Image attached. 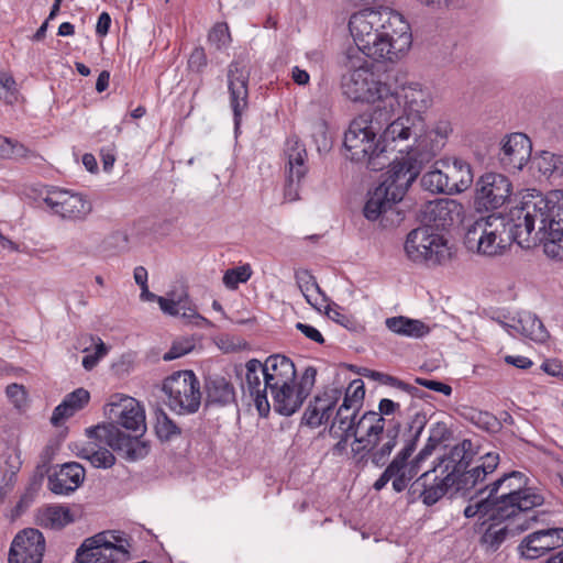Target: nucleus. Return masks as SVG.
Wrapping results in <instances>:
<instances>
[{"instance_id": "nucleus-1", "label": "nucleus", "mask_w": 563, "mask_h": 563, "mask_svg": "<svg viewBox=\"0 0 563 563\" xmlns=\"http://www.w3.org/2000/svg\"><path fill=\"white\" fill-rule=\"evenodd\" d=\"M366 56L356 51H347L344 66L346 73L341 77V90L352 102L376 103L371 112L355 118L344 134V146L347 157L356 163L365 164L371 170L378 172L389 163L384 148L376 142L378 133L400 108L399 96L390 86L375 74L374 65Z\"/></svg>"}, {"instance_id": "nucleus-2", "label": "nucleus", "mask_w": 563, "mask_h": 563, "mask_svg": "<svg viewBox=\"0 0 563 563\" xmlns=\"http://www.w3.org/2000/svg\"><path fill=\"white\" fill-rule=\"evenodd\" d=\"M452 132L448 120H440L431 130H427L424 124L420 135L411 136L413 144L400 145L396 151L406 156L393 161L389 158L390 166L386 178L372 191L368 192V199L365 202L363 213L369 221H377L383 228L399 225L405 213L397 207L402 200L406 191L416 180L424 164L431 162L444 147L449 134Z\"/></svg>"}, {"instance_id": "nucleus-3", "label": "nucleus", "mask_w": 563, "mask_h": 563, "mask_svg": "<svg viewBox=\"0 0 563 563\" xmlns=\"http://www.w3.org/2000/svg\"><path fill=\"white\" fill-rule=\"evenodd\" d=\"M538 208L531 209L529 194L522 197L520 205L511 208L505 216L490 214L477 219L466 231L465 243L468 249L476 247L486 256H496L516 242L521 247L532 232V219Z\"/></svg>"}, {"instance_id": "nucleus-4", "label": "nucleus", "mask_w": 563, "mask_h": 563, "mask_svg": "<svg viewBox=\"0 0 563 563\" xmlns=\"http://www.w3.org/2000/svg\"><path fill=\"white\" fill-rule=\"evenodd\" d=\"M399 96L400 108L393 119L384 125L376 142L384 148V155L388 151H396L402 143L411 141V136L420 135L424 128L422 113L431 104L430 92L418 84L404 86L401 91L394 90Z\"/></svg>"}, {"instance_id": "nucleus-5", "label": "nucleus", "mask_w": 563, "mask_h": 563, "mask_svg": "<svg viewBox=\"0 0 563 563\" xmlns=\"http://www.w3.org/2000/svg\"><path fill=\"white\" fill-rule=\"evenodd\" d=\"M531 209L538 208L532 219V232L525 241L526 249L543 244L544 253L554 260H563V192L550 191L543 195L533 190L529 192Z\"/></svg>"}, {"instance_id": "nucleus-6", "label": "nucleus", "mask_w": 563, "mask_h": 563, "mask_svg": "<svg viewBox=\"0 0 563 563\" xmlns=\"http://www.w3.org/2000/svg\"><path fill=\"white\" fill-rule=\"evenodd\" d=\"M427 423V413L420 411L415 412L410 421L405 422V430L402 432L404 445L374 482L373 488L376 492L384 489L389 482H391L395 493L408 492L411 483L417 478L421 464L416 457L412 460L410 457Z\"/></svg>"}, {"instance_id": "nucleus-7", "label": "nucleus", "mask_w": 563, "mask_h": 563, "mask_svg": "<svg viewBox=\"0 0 563 563\" xmlns=\"http://www.w3.org/2000/svg\"><path fill=\"white\" fill-rule=\"evenodd\" d=\"M527 483L528 478L523 473L512 471L477 493L487 492L489 498H493L495 510L501 517L518 514L539 519V512L533 509L544 504V497L534 488L527 487Z\"/></svg>"}, {"instance_id": "nucleus-8", "label": "nucleus", "mask_w": 563, "mask_h": 563, "mask_svg": "<svg viewBox=\"0 0 563 563\" xmlns=\"http://www.w3.org/2000/svg\"><path fill=\"white\" fill-rule=\"evenodd\" d=\"M357 433L361 437H354L356 443H364L362 450H367L371 462L383 467L387 464L389 456L398 443L399 437L402 438L405 424L396 419L382 418V415L369 410L362 415L356 422Z\"/></svg>"}, {"instance_id": "nucleus-9", "label": "nucleus", "mask_w": 563, "mask_h": 563, "mask_svg": "<svg viewBox=\"0 0 563 563\" xmlns=\"http://www.w3.org/2000/svg\"><path fill=\"white\" fill-rule=\"evenodd\" d=\"M384 23L387 24V29L398 27L401 31L405 27L402 15L389 8L364 9L353 13L349 21V30L356 48L347 51H356L362 56L380 62L384 48H378V46L385 45V42L377 37L378 35L372 32V29L385 25Z\"/></svg>"}, {"instance_id": "nucleus-10", "label": "nucleus", "mask_w": 563, "mask_h": 563, "mask_svg": "<svg viewBox=\"0 0 563 563\" xmlns=\"http://www.w3.org/2000/svg\"><path fill=\"white\" fill-rule=\"evenodd\" d=\"M463 452L451 449L450 452L438 460L433 468L422 473L410 485L408 500L421 499L426 506L435 505L452 488L454 463L461 462Z\"/></svg>"}, {"instance_id": "nucleus-11", "label": "nucleus", "mask_w": 563, "mask_h": 563, "mask_svg": "<svg viewBox=\"0 0 563 563\" xmlns=\"http://www.w3.org/2000/svg\"><path fill=\"white\" fill-rule=\"evenodd\" d=\"M162 390L167 397L166 405L177 415H194L201 406V385L192 371L173 373L164 379Z\"/></svg>"}, {"instance_id": "nucleus-12", "label": "nucleus", "mask_w": 563, "mask_h": 563, "mask_svg": "<svg viewBox=\"0 0 563 563\" xmlns=\"http://www.w3.org/2000/svg\"><path fill=\"white\" fill-rule=\"evenodd\" d=\"M539 519L528 516L514 514L509 517H501L495 512L485 520L482 526L485 527L481 536V547L486 552H496L508 540L515 538L521 532L530 529Z\"/></svg>"}, {"instance_id": "nucleus-13", "label": "nucleus", "mask_w": 563, "mask_h": 563, "mask_svg": "<svg viewBox=\"0 0 563 563\" xmlns=\"http://www.w3.org/2000/svg\"><path fill=\"white\" fill-rule=\"evenodd\" d=\"M405 251L411 261L418 263L441 264L451 255L443 236L424 225L408 233Z\"/></svg>"}, {"instance_id": "nucleus-14", "label": "nucleus", "mask_w": 563, "mask_h": 563, "mask_svg": "<svg viewBox=\"0 0 563 563\" xmlns=\"http://www.w3.org/2000/svg\"><path fill=\"white\" fill-rule=\"evenodd\" d=\"M88 434L90 438L109 445L128 462L140 461L150 452V445L146 441L140 440L137 435H126L114 423L90 428Z\"/></svg>"}, {"instance_id": "nucleus-15", "label": "nucleus", "mask_w": 563, "mask_h": 563, "mask_svg": "<svg viewBox=\"0 0 563 563\" xmlns=\"http://www.w3.org/2000/svg\"><path fill=\"white\" fill-rule=\"evenodd\" d=\"M44 203L62 219L82 221L92 211V206L81 194L53 188L43 197Z\"/></svg>"}, {"instance_id": "nucleus-16", "label": "nucleus", "mask_w": 563, "mask_h": 563, "mask_svg": "<svg viewBox=\"0 0 563 563\" xmlns=\"http://www.w3.org/2000/svg\"><path fill=\"white\" fill-rule=\"evenodd\" d=\"M284 153L287 159L285 198L289 201H296L299 199V185L308 172L306 146L298 137L290 136L286 141Z\"/></svg>"}, {"instance_id": "nucleus-17", "label": "nucleus", "mask_w": 563, "mask_h": 563, "mask_svg": "<svg viewBox=\"0 0 563 563\" xmlns=\"http://www.w3.org/2000/svg\"><path fill=\"white\" fill-rule=\"evenodd\" d=\"M464 208L454 199L441 198L426 202L419 218L424 227L433 230H445L463 219Z\"/></svg>"}, {"instance_id": "nucleus-18", "label": "nucleus", "mask_w": 563, "mask_h": 563, "mask_svg": "<svg viewBox=\"0 0 563 563\" xmlns=\"http://www.w3.org/2000/svg\"><path fill=\"white\" fill-rule=\"evenodd\" d=\"M227 78L230 107L233 112L234 126L238 130L242 115L249 108L250 69L242 62L233 60L228 66Z\"/></svg>"}, {"instance_id": "nucleus-19", "label": "nucleus", "mask_w": 563, "mask_h": 563, "mask_svg": "<svg viewBox=\"0 0 563 563\" xmlns=\"http://www.w3.org/2000/svg\"><path fill=\"white\" fill-rule=\"evenodd\" d=\"M562 547L563 527H545L523 537L517 551L526 560H536Z\"/></svg>"}, {"instance_id": "nucleus-20", "label": "nucleus", "mask_w": 563, "mask_h": 563, "mask_svg": "<svg viewBox=\"0 0 563 563\" xmlns=\"http://www.w3.org/2000/svg\"><path fill=\"white\" fill-rule=\"evenodd\" d=\"M511 191V183L506 176L487 173L477 181L475 202L479 209H497L509 199Z\"/></svg>"}, {"instance_id": "nucleus-21", "label": "nucleus", "mask_w": 563, "mask_h": 563, "mask_svg": "<svg viewBox=\"0 0 563 563\" xmlns=\"http://www.w3.org/2000/svg\"><path fill=\"white\" fill-rule=\"evenodd\" d=\"M45 552V538L34 528L20 531L9 551V563H42Z\"/></svg>"}, {"instance_id": "nucleus-22", "label": "nucleus", "mask_w": 563, "mask_h": 563, "mask_svg": "<svg viewBox=\"0 0 563 563\" xmlns=\"http://www.w3.org/2000/svg\"><path fill=\"white\" fill-rule=\"evenodd\" d=\"M532 144L523 133H511L503 142L498 153L500 166L509 173L521 170L531 157Z\"/></svg>"}, {"instance_id": "nucleus-23", "label": "nucleus", "mask_w": 563, "mask_h": 563, "mask_svg": "<svg viewBox=\"0 0 563 563\" xmlns=\"http://www.w3.org/2000/svg\"><path fill=\"white\" fill-rule=\"evenodd\" d=\"M205 407H238L236 389L230 378L220 374H208L203 377Z\"/></svg>"}, {"instance_id": "nucleus-24", "label": "nucleus", "mask_w": 563, "mask_h": 563, "mask_svg": "<svg viewBox=\"0 0 563 563\" xmlns=\"http://www.w3.org/2000/svg\"><path fill=\"white\" fill-rule=\"evenodd\" d=\"M380 26H374L372 32L376 33L385 45H379L378 48H384L383 58L380 62H397L404 56L410 48L412 43L411 33L409 32V25L405 21V27L401 31L398 27L387 29V24Z\"/></svg>"}, {"instance_id": "nucleus-25", "label": "nucleus", "mask_w": 563, "mask_h": 563, "mask_svg": "<svg viewBox=\"0 0 563 563\" xmlns=\"http://www.w3.org/2000/svg\"><path fill=\"white\" fill-rule=\"evenodd\" d=\"M245 388L253 398L258 415L267 417L271 410L267 399L269 388H265L263 365L257 358H251L245 364Z\"/></svg>"}, {"instance_id": "nucleus-26", "label": "nucleus", "mask_w": 563, "mask_h": 563, "mask_svg": "<svg viewBox=\"0 0 563 563\" xmlns=\"http://www.w3.org/2000/svg\"><path fill=\"white\" fill-rule=\"evenodd\" d=\"M264 369L265 388L276 389L295 383L296 367L294 362L280 354L269 355L262 362Z\"/></svg>"}, {"instance_id": "nucleus-27", "label": "nucleus", "mask_w": 563, "mask_h": 563, "mask_svg": "<svg viewBox=\"0 0 563 563\" xmlns=\"http://www.w3.org/2000/svg\"><path fill=\"white\" fill-rule=\"evenodd\" d=\"M85 478V468L77 462L65 463L48 476V488L56 495H69Z\"/></svg>"}, {"instance_id": "nucleus-28", "label": "nucleus", "mask_w": 563, "mask_h": 563, "mask_svg": "<svg viewBox=\"0 0 563 563\" xmlns=\"http://www.w3.org/2000/svg\"><path fill=\"white\" fill-rule=\"evenodd\" d=\"M112 406L111 412L121 427L135 432L140 431L141 434L145 431V412L139 401L132 397H125L120 404Z\"/></svg>"}, {"instance_id": "nucleus-29", "label": "nucleus", "mask_w": 563, "mask_h": 563, "mask_svg": "<svg viewBox=\"0 0 563 563\" xmlns=\"http://www.w3.org/2000/svg\"><path fill=\"white\" fill-rule=\"evenodd\" d=\"M452 449H459L463 452L461 462L453 464L456 467H454L452 475V488H454L455 493H466L476 486L474 479H472V474L467 473V467L472 461V442L471 440H463L462 443Z\"/></svg>"}, {"instance_id": "nucleus-30", "label": "nucleus", "mask_w": 563, "mask_h": 563, "mask_svg": "<svg viewBox=\"0 0 563 563\" xmlns=\"http://www.w3.org/2000/svg\"><path fill=\"white\" fill-rule=\"evenodd\" d=\"M90 400V394L85 388H77L68 394L64 400L54 409L51 422L59 427L64 420L73 417L81 410Z\"/></svg>"}, {"instance_id": "nucleus-31", "label": "nucleus", "mask_w": 563, "mask_h": 563, "mask_svg": "<svg viewBox=\"0 0 563 563\" xmlns=\"http://www.w3.org/2000/svg\"><path fill=\"white\" fill-rule=\"evenodd\" d=\"M157 302L164 313L169 316H179L188 321L198 320L206 321V319L198 313L196 306L188 298L187 294L180 295L179 297H158Z\"/></svg>"}, {"instance_id": "nucleus-32", "label": "nucleus", "mask_w": 563, "mask_h": 563, "mask_svg": "<svg viewBox=\"0 0 563 563\" xmlns=\"http://www.w3.org/2000/svg\"><path fill=\"white\" fill-rule=\"evenodd\" d=\"M269 391L274 400L275 411L286 417L294 415L306 399V397L295 389L294 383L286 384V387H277Z\"/></svg>"}, {"instance_id": "nucleus-33", "label": "nucleus", "mask_w": 563, "mask_h": 563, "mask_svg": "<svg viewBox=\"0 0 563 563\" xmlns=\"http://www.w3.org/2000/svg\"><path fill=\"white\" fill-rule=\"evenodd\" d=\"M449 195L460 194L466 190L473 183L471 165L462 159L454 158L446 164Z\"/></svg>"}, {"instance_id": "nucleus-34", "label": "nucleus", "mask_w": 563, "mask_h": 563, "mask_svg": "<svg viewBox=\"0 0 563 563\" xmlns=\"http://www.w3.org/2000/svg\"><path fill=\"white\" fill-rule=\"evenodd\" d=\"M74 521L68 507L62 505H48L37 510L36 522L45 529L60 530Z\"/></svg>"}, {"instance_id": "nucleus-35", "label": "nucleus", "mask_w": 563, "mask_h": 563, "mask_svg": "<svg viewBox=\"0 0 563 563\" xmlns=\"http://www.w3.org/2000/svg\"><path fill=\"white\" fill-rule=\"evenodd\" d=\"M385 325L393 333L407 338L419 339L430 332V328L424 322L405 316L387 318Z\"/></svg>"}, {"instance_id": "nucleus-36", "label": "nucleus", "mask_w": 563, "mask_h": 563, "mask_svg": "<svg viewBox=\"0 0 563 563\" xmlns=\"http://www.w3.org/2000/svg\"><path fill=\"white\" fill-rule=\"evenodd\" d=\"M511 327L522 335L537 342H544L549 338V332L542 321L531 312L519 313V318Z\"/></svg>"}, {"instance_id": "nucleus-37", "label": "nucleus", "mask_w": 563, "mask_h": 563, "mask_svg": "<svg viewBox=\"0 0 563 563\" xmlns=\"http://www.w3.org/2000/svg\"><path fill=\"white\" fill-rule=\"evenodd\" d=\"M532 165L547 178L563 175V156L549 151H541L532 158Z\"/></svg>"}, {"instance_id": "nucleus-38", "label": "nucleus", "mask_w": 563, "mask_h": 563, "mask_svg": "<svg viewBox=\"0 0 563 563\" xmlns=\"http://www.w3.org/2000/svg\"><path fill=\"white\" fill-rule=\"evenodd\" d=\"M356 417L357 412H354L352 409H349L347 405H341L338 408L332 424L330 427V434L332 437H339V432H344L353 434V438L356 437Z\"/></svg>"}, {"instance_id": "nucleus-39", "label": "nucleus", "mask_w": 563, "mask_h": 563, "mask_svg": "<svg viewBox=\"0 0 563 563\" xmlns=\"http://www.w3.org/2000/svg\"><path fill=\"white\" fill-rule=\"evenodd\" d=\"M295 278L307 302L318 311H322L325 298L322 297L319 301V298L313 297V295L311 294V291L314 290L318 296L321 295V289L317 284L316 278L308 271L296 272Z\"/></svg>"}, {"instance_id": "nucleus-40", "label": "nucleus", "mask_w": 563, "mask_h": 563, "mask_svg": "<svg viewBox=\"0 0 563 563\" xmlns=\"http://www.w3.org/2000/svg\"><path fill=\"white\" fill-rule=\"evenodd\" d=\"M462 417L484 431L497 433L501 430V421L498 417L488 411L465 408L462 412Z\"/></svg>"}, {"instance_id": "nucleus-41", "label": "nucleus", "mask_w": 563, "mask_h": 563, "mask_svg": "<svg viewBox=\"0 0 563 563\" xmlns=\"http://www.w3.org/2000/svg\"><path fill=\"white\" fill-rule=\"evenodd\" d=\"M421 185L430 192H443L449 195L446 173L440 169L426 173L421 178Z\"/></svg>"}, {"instance_id": "nucleus-42", "label": "nucleus", "mask_w": 563, "mask_h": 563, "mask_svg": "<svg viewBox=\"0 0 563 563\" xmlns=\"http://www.w3.org/2000/svg\"><path fill=\"white\" fill-rule=\"evenodd\" d=\"M365 387L363 380L354 379L346 388L343 402L341 405H347L349 409H352L354 412H358L363 405Z\"/></svg>"}, {"instance_id": "nucleus-43", "label": "nucleus", "mask_w": 563, "mask_h": 563, "mask_svg": "<svg viewBox=\"0 0 563 563\" xmlns=\"http://www.w3.org/2000/svg\"><path fill=\"white\" fill-rule=\"evenodd\" d=\"M82 457L87 459L97 468H109L115 463V456L106 448H99L98 450L86 448L82 451Z\"/></svg>"}, {"instance_id": "nucleus-44", "label": "nucleus", "mask_w": 563, "mask_h": 563, "mask_svg": "<svg viewBox=\"0 0 563 563\" xmlns=\"http://www.w3.org/2000/svg\"><path fill=\"white\" fill-rule=\"evenodd\" d=\"M0 153L3 157L14 159L33 156L32 151H30L26 146L4 136H0Z\"/></svg>"}, {"instance_id": "nucleus-45", "label": "nucleus", "mask_w": 563, "mask_h": 563, "mask_svg": "<svg viewBox=\"0 0 563 563\" xmlns=\"http://www.w3.org/2000/svg\"><path fill=\"white\" fill-rule=\"evenodd\" d=\"M342 396V391L339 388H325L322 394L317 395L313 398V402L321 408L322 413L332 417L333 410L336 407L338 401Z\"/></svg>"}, {"instance_id": "nucleus-46", "label": "nucleus", "mask_w": 563, "mask_h": 563, "mask_svg": "<svg viewBox=\"0 0 563 563\" xmlns=\"http://www.w3.org/2000/svg\"><path fill=\"white\" fill-rule=\"evenodd\" d=\"M155 431L163 441H169L181 433L180 428L164 411L157 415Z\"/></svg>"}, {"instance_id": "nucleus-47", "label": "nucleus", "mask_w": 563, "mask_h": 563, "mask_svg": "<svg viewBox=\"0 0 563 563\" xmlns=\"http://www.w3.org/2000/svg\"><path fill=\"white\" fill-rule=\"evenodd\" d=\"M495 512V505L493 504V498H489L487 495L485 498L475 501L474 504H468L464 509V516L466 518H474L478 516L482 518H489Z\"/></svg>"}, {"instance_id": "nucleus-48", "label": "nucleus", "mask_w": 563, "mask_h": 563, "mask_svg": "<svg viewBox=\"0 0 563 563\" xmlns=\"http://www.w3.org/2000/svg\"><path fill=\"white\" fill-rule=\"evenodd\" d=\"M252 276V269L249 264L228 269L223 275V284L229 289L238 288L241 283H246Z\"/></svg>"}, {"instance_id": "nucleus-49", "label": "nucleus", "mask_w": 563, "mask_h": 563, "mask_svg": "<svg viewBox=\"0 0 563 563\" xmlns=\"http://www.w3.org/2000/svg\"><path fill=\"white\" fill-rule=\"evenodd\" d=\"M324 308L325 314L334 322L339 323L340 325L344 327L345 329L350 331H356L358 328V323L356 320L347 316L343 312V310L338 306L333 305V307L329 303L323 305L322 309Z\"/></svg>"}, {"instance_id": "nucleus-50", "label": "nucleus", "mask_w": 563, "mask_h": 563, "mask_svg": "<svg viewBox=\"0 0 563 563\" xmlns=\"http://www.w3.org/2000/svg\"><path fill=\"white\" fill-rule=\"evenodd\" d=\"M0 100L9 104L18 100L16 82L12 75L0 70Z\"/></svg>"}, {"instance_id": "nucleus-51", "label": "nucleus", "mask_w": 563, "mask_h": 563, "mask_svg": "<svg viewBox=\"0 0 563 563\" xmlns=\"http://www.w3.org/2000/svg\"><path fill=\"white\" fill-rule=\"evenodd\" d=\"M394 387L405 391L411 398L410 405H409V407L407 409L408 410V419H407L406 422H408V421H410V418L412 417V415L415 412H419V410H415L416 404H415L413 399L415 398L421 399V398H423L426 396V394L420 388H418V387H416L413 385H410V384L399 379L398 377H397V380H396V384H395ZM420 412H423V411L420 410Z\"/></svg>"}, {"instance_id": "nucleus-52", "label": "nucleus", "mask_w": 563, "mask_h": 563, "mask_svg": "<svg viewBox=\"0 0 563 563\" xmlns=\"http://www.w3.org/2000/svg\"><path fill=\"white\" fill-rule=\"evenodd\" d=\"M329 420V415L322 413L321 408L313 401L309 404L302 417V421L311 428L320 427Z\"/></svg>"}, {"instance_id": "nucleus-53", "label": "nucleus", "mask_w": 563, "mask_h": 563, "mask_svg": "<svg viewBox=\"0 0 563 563\" xmlns=\"http://www.w3.org/2000/svg\"><path fill=\"white\" fill-rule=\"evenodd\" d=\"M209 42L214 44L217 48L225 46L230 42V32L227 23H217L208 35Z\"/></svg>"}, {"instance_id": "nucleus-54", "label": "nucleus", "mask_w": 563, "mask_h": 563, "mask_svg": "<svg viewBox=\"0 0 563 563\" xmlns=\"http://www.w3.org/2000/svg\"><path fill=\"white\" fill-rule=\"evenodd\" d=\"M317 376V369L312 366H308L300 377V382L297 386V390L303 396L308 397L312 389Z\"/></svg>"}, {"instance_id": "nucleus-55", "label": "nucleus", "mask_w": 563, "mask_h": 563, "mask_svg": "<svg viewBox=\"0 0 563 563\" xmlns=\"http://www.w3.org/2000/svg\"><path fill=\"white\" fill-rule=\"evenodd\" d=\"M5 394L13 405L21 409L26 402V391L22 385L10 384L7 386Z\"/></svg>"}, {"instance_id": "nucleus-56", "label": "nucleus", "mask_w": 563, "mask_h": 563, "mask_svg": "<svg viewBox=\"0 0 563 563\" xmlns=\"http://www.w3.org/2000/svg\"><path fill=\"white\" fill-rule=\"evenodd\" d=\"M207 64L208 60L205 49L202 47L194 48L188 59L189 69L196 73H201Z\"/></svg>"}, {"instance_id": "nucleus-57", "label": "nucleus", "mask_w": 563, "mask_h": 563, "mask_svg": "<svg viewBox=\"0 0 563 563\" xmlns=\"http://www.w3.org/2000/svg\"><path fill=\"white\" fill-rule=\"evenodd\" d=\"M416 384L422 386V387H426L430 390H433V391H437V393H440V394H443L445 396H451L452 394V387L448 384H444L442 382H438V380H433V379H428V378H422V377H417L415 379Z\"/></svg>"}, {"instance_id": "nucleus-58", "label": "nucleus", "mask_w": 563, "mask_h": 563, "mask_svg": "<svg viewBox=\"0 0 563 563\" xmlns=\"http://www.w3.org/2000/svg\"><path fill=\"white\" fill-rule=\"evenodd\" d=\"M361 375L369 378L372 380L378 382L383 385H387L394 387L397 380V377L391 376L389 374H385L382 372L373 371L369 368H362Z\"/></svg>"}, {"instance_id": "nucleus-59", "label": "nucleus", "mask_w": 563, "mask_h": 563, "mask_svg": "<svg viewBox=\"0 0 563 563\" xmlns=\"http://www.w3.org/2000/svg\"><path fill=\"white\" fill-rule=\"evenodd\" d=\"M5 468L2 470V476L16 479V474L21 467L20 456L18 454H10L5 459Z\"/></svg>"}, {"instance_id": "nucleus-60", "label": "nucleus", "mask_w": 563, "mask_h": 563, "mask_svg": "<svg viewBox=\"0 0 563 563\" xmlns=\"http://www.w3.org/2000/svg\"><path fill=\"white\" fill-rule=\"evenodd\" d=\"M295 327L307 339H309V340H311V341H313V342H316L318 344H323L324 343V338H323V335L321 334V332L317 328H314V327H312V325H310L308 323H302V322H297Z\"/></svg>"}, {"instance_id": "nucleus-61", "label": "nucleus", "mask_w": 563, "mask_h": 563, "mask_svg": "<svg viewBox=\"0 0 563 563\" xmlns=\"http://www.w3.org/2000/svg\"><path fill=\"white\" fill-rule=\"evenodd\" d=\"M399 410H400L399 401H394L388 398H383L378 402V411H376V413L382 415V418H386L391 415H395Z\"/></svg>"}, {"instance_id": "nucleus-62", "label": "nucleus", "mask_w": 563, "mask_h": 563, "mask_svg": "<svg viewBox=\"0 0 563 563\" xmlns=\"http://www.w3.org/2000/svg\"><path fill=\"white\" fill-rule=\"evenodd\" d=\"M192 349V345L187 343V344H179V343H174L172 345V347L168 350V352H166L163 356L164 361H172V360H176L180 356H184L185 354L189 353Z\"/></svg>"}, {"instance_id": "nucleus-63", "label": "nucleus", "mask_w": 563, "mask_h": 563, "mask_svg": "<svg viewBox=\"0 0 563 563\" xmlns=\"http://www.w3.org/2000/svg\"><path fill=\"white\" fill-rule=\"evenodd\" d=\"M499 464V455L497 453H487L481 457L482 473L492 474Z\"/></svg>"}, {"instance_id": "nucleus-64", "label": "nucleus", "mask_w": 563, "mask_h": 563, "mask_svg": "<svg viewBox=\"0 0 563 563\" xmlns=\"http://www.w3.org/2000/svg\"><path fill=\"white\" fill-rule=\"evenodd\" d=\"M440 444H441V442L439 440H437L435 438H433L429 434L427 443L424 444V446L419 451V453L415 457L417 459V461L422 463L434 452V450Z\"/></svg>"}]
</instances>
